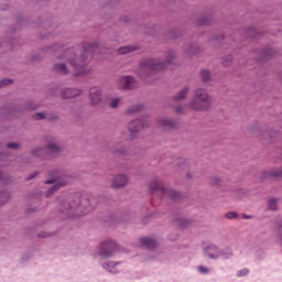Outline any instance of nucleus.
Listing matches in <instances>:
<instances>
[{
	"label": "nucleus",
	"instance_id": "24",
	"mask_svg": "<svg viewBox=\"0 0 282 282\" xmlns=\"http://www.w3.org/2000/svg\"><path fill=\"white\" fill-rule=\"evenodd\" d=\"M51 176H53V178L48 180V181H44V184H54L56 183V181H58L59 178H62V176H58V172H53L51 174Z\"/></svg>",
	"mask_w": 282,
	"mask_h": 282
},
{
	"label": "nucleus",
	"instance_id": "21",
	"mask_svg": "<svg viewBox=\"0 0 282 282\" xmlns=\"http://www.w3.org/2000/svg\"><path fill=\"white\" fill-rule=\"evenodd\" d=\"M188 93V87H184L183 89H181L175 96L174 99L175 100H183L184 98H186Z\"/></svg>",
	"mask_w": 282,
	"mask_h": 282
},
{
	"label": "nucleus",
	"instance_id": "11",
	"mask_svg": "<svg viewBox=\"0 0 282 282\" xmlns=\"http://www.w3.org/2000/svg\"><path fill=\"white\" fill-rule=\"evenodd\" d=\"M119 83L124 89H132L137 86V80L133 76L127 75L119 78Z\"/></svg>",
	"mask_w": 282,
	"mask_h": 282
},
{
	"label": "nucleus",
	"instance_id": "6",
	"mask_svg": "<svg viewBox=\"0 0 282 282\" xmlns=\"http://www.w3.org/2000/svg\"><path fill=\"white\" fill-rule=\"evenodd\" d=\"M149 191L152 194L153 193H161L163 196H167L171 199H177L180 197L178 192H174V189H165V187H163V185L161 183H159L156 181V178L151 181V183L149 184Z\"/></svg>",
	"mask_w": 282,
	"mask_h": 282
},
{
	"label": "nucleus",
	"instance_id": "9",
	"mask_svg": "<svg viewBox=\"0 0 282 282\" xmlns=\"http://www.w3.org/2000/svg\"><path fill=\"white\" fill-rule=\"evenodd\" d=\"M61 151V148L58 145H55L54 143H48L45 148H36L33 151V155L36 158H43V154L50 153V154H56Z\"/></svg>",
	"mask_w": 282,
	"mask_h": 282
},
{
	"label": "nucleus",
	"instance_id": "40",
	"mask_svg": "<svg viewBox=\"0 0 282 282\" xmlns=\"http://www.w3.org/2000/svg\"><path fill=\"white\" fill-rule=\"evenodd\" d=\"M189 53H192V54H194V53H195V51H194L193 46H191Z\"/></svg>",
	"mask_w": 282,
	"mask_h": 282
},
{
	"label": "nucleus",
	"instance_id": "20",
	"mask_svg": "<svg viewBox=\"0 0 282 282\" xmlns=\"http://www.w3.org/2000/svg\"><path fill=\"white\" fill-rule=\"evenodd\" d=\"M9 202H10V192H1L0 193V206H3Z\"/></svg>",
	"mask_w": 282,
	"mask_h": 282
},
{
	"label": "nucleus",
	"instance_id": "16",
	"mask_svg": "<svg viewBox=\"0 0 282 282\" xmlns=\"http://www.w3.org/2000/svg\"><path fill=\"white\" fill-rule=\"evenodd\" d=\"M55 73L62 74V75H67L69 74V68L67 67V64L65 63H57L53 67Z\"/></svg>",
	"mask_w": 282,
	"mask_h": 282
},
{
	"label": "nucleus",
	"instance_id": "39",
	"mask_svg": "<svg viewBox=\"0 0 282 282\" xmlns=\"http://www.w3.org/2000/svg\"><path fill=\"white\" fill-rule=\"evenodd\" d=\"M248 35H249V36H252V37L256 36V34L251 33L250 31L248 32Z\"/></svg>",
	"mask_w": 282,
	"mask_h": 282
},
{
	"label": "nucleus",
	"instance_id": "31",
	"mask_svg": "<svg viewBox=\"0 0 282 282\" xmlns=\"http://www.w3.org/2000/svg\"><path fill=\"white\" fill-rule=\"evenodd\" d=\"M226 218L230 219V220L236 219V218H238V214L234 213V212L227 213Z\"/></svg>",
	"mask_w": 282,
	"mask_h": 282
},
{
	"label": "nucleus",
	"instance_id": "22",
	"mask_svg": "<svg viewBox=\"0 0 282 282\" xmlns=\"http://www.w3.org/2000/svg\"><path fill=\"white\" fill-rule=\"evenodd\" d=\"M121 101H122L121 97H113L110 99L109 107L111 109H117L120 106Z\"/></svg>",
	"mask_w": 282,
	"mask_h": 282
},
{
	"label": "nucleus",
	"instance_id": "13",
	"mask_svg": "<svg viewBox=\"0 0 282 282\" xmlns=\"http://www.w3.org/2000/svg\"><path fill=\"white\" fill-rule=\"evenodd\" d=\"M128 184V178L124 176V174H118V176H115L111 186L113 188H121Z\"/></svg>",
	"mask_w": 282,
	"mask_h": 282
},
{
	"label": "nucleus",
	"instance_id": "43",
	"mask_svg": "<svg viewBox=\"0 0 282 282\" xmlns=\"http://www.w3.org/2000/svg\"><path fill=\"white\" fill-rule=\"evenodd\" d=\"M281 242H282V237H281Z\"/></svg>",
	"mask_w": 282,
	"mask_h": 282
},
{
	"label": "nucleus",
	"instance_id": "35",
	"mask_svg": "<svg viewBox=\"0 0 282 282\" xmlns=\"http://www.w3.org/2000/svg\"><path fill=\"white\" fill-rule=\"evenodd\" d=\"M199 25H209V19L206 18V19H204V20H200V21H199Z\"/></svg>",
	"mask_w": 282,
	"mask_h": 282
},
{
	"label": "nucleus",
	"instance_id": "37",
	"mask_svg": "<svg viewBox=\"0 0 282 282\" xmlns=\"http://www.w3.org/2000/svg\"><path fill=\"white\" fill-rule=\"evenodd\" d=\"M120 155H124V150H117Z\"/></svg>",
	"mask_w": 282,
	"mask_h": 282
},
{
	"label": "nucleus",
	"instance_id": "33",
	"mask_svg": "<svg viewBox=\"0 0 282 282\" xmlns=\"http://www.w3.org/2000/svg\"><path fill=\"white\" fill-rule=\"evenodd\" d=\"M7 147L12 150H19V143H8Z\"/></svg>",
	"mask_w": 282,
	"mask_h": 282
},
{
	"label": "nucleus",
	"instance_id": "18",
	"mask_svg": "<svg viewBox=\"0 0 282 282\" xmlns=\"http://www.w3.org/2000/svg\"><path fill=\"white\" fill-rule=\"evenodd\" d=\"M135 50L137 47H134L133 45L121 46L118 48V54L126 55V54H129L130 52H134Z\"/></svg>",
	"mask_w": 282,
	"mask_h": 282
},
{
	"label": "nucleus",
	"instance_id": "42",
	"mask_svg": "<svg viewBox=\"0 0 282 282\" xmlns=\"http://www.w3.org/2000/svg\"><path fill=\"white\" fill-rule=\"evenodd\" d=\"M40 237H42V238H43V237H47V236H45V235H43V234H40Z\"/></svg>",
	"mask_w": 282,
	"mask_h": 282
},
{
	"label": "nucleus",
	"instance_id": "30",
	"mask_svg": "<svg viewBox=\"0 0 282 282\" xmlns=\"http://www.w3.org/2000/svg\"><path fill=\"white\" fill-rule=\"evenodd\" d=\"M249 274V270L248 269H242L240 271L237 272V278H243L247 276Z\"/></svg>",
	"mask_w": 282,
	"mask_h": 282
},
{
	"label": "nucleus",
	"instance_id": "23",
	"mask_svg": "<svg viewBox=\"0 0 282 282\" xmlns=\"http://www.w3.org/2000/svg\"><path fill=\"white\" fill-rule=\"evenodd\" d=\"M142 105L141 104H135L133 106H131L130 108H128V113H138L142 110Z\"/></svg>",
	"mask_w": 282,
	"mask_h": 282
},
{
	"label": "nucleus",
	"instance_id": "19",
	"mask_svg": "<svg viewBox=\"0 0 282 282\" xmlns=\"http://www.w3.org/2000/svg\"><path fill=\"white\" fill-rule=\"evenodd\" d=\"M160 126L164 129H173L175 127V121H170V119H161Z\"/></svg>",
	"mask_w": 282,
	"mask_h": 282
},
{
	"label": "nucleus",
	"instance_id": "17",
	"mask_svg": "<svg viewBox=\"0 0 282 282\" xmlns=\"http://www.w3.org/2000/svg\"><path fill=\"white\" fill-rule=\"evenodd\" d=\"M140 242L148 249H154L156 247L155 240L151 238H142Z\"/></svg>",
	"mask_w": 282,
	"mask_h": 282
},
{
	"label": "nucleus",
	"instance_id": "34",
	"mask_svg": "<svg viewBox=\"0 0 282 282\" xmlns=\"http://www.w3.org/2000/svg\"><path fill=\"white\" fill-rule=\"evenodd\" d=\"M220 183H221V178H218V176H214L213 184L214 185H219Z\"/></svg>",
	"mask_w": 282,
	"mask_h": 282
},
{
	"label": "nucleus",
	"instance_id": "28",
	"mask_svg": "<svg viewBox=\"0 0 282 282\" xmlns=\"http://www.w3.org/2000/svg\"><path fill=\"white\" fill-rule=\"evenodd\" d=\"M11 84H12V79L11 78L0 79V88L7 87V86H9Z\"/></svg>",
	"mask_w": 282,
	"mask_h": 282
},
{
	"label": "nucleus",
	"instance_id": "4",
	"mask_svg": "<svg viewBox=\"0 0 282 282\" xmlns=\"http://www.w3.org/2000/svg\"><path fill=\"white\" fill-rule=\"evenodd\" d=\"M203 256L209 260L217 261L219 259L229 260L234 257V252L230 248L220 249L214 243H203Z\"/></svg>",
	"mask_w": 282,
	"mask_h": 282
},
{
	"label": "nucleus",
	"instance_id": "32",
	"mask_svg": "<svg viewBox=\"0 0 282 282\" xmlns=\"http://www.w3.org/2000/svg\"><path fill=\"white\" fill-rule=\"evenodd\" d=\"M34 119H35V120H43V119H45V113H43V112H36V113L34 115Z\"/></svg>",
	"mask_w": 282,
	"mask_h": 282
},
{
	"label": "nucleus",
	"instance_id": "14",
	"mask_svg": "<svg viewBox=\"0 0 282 282\" xmlns=\"http://www.w3.org/2000/svg\"><path fill=\"white\" fill-rule=\"evenodd\" d=\"M80 94H82V90L78 88H66V89L62 90V97L65 99L78 97V96H80Z\"/></svg>",
	"mask_w": 282,
	"mask_h": 282
},
{
	"label": "nucleus",
	"instance_id": "7",
	"mask_svg": "<svg viewBox=\"0 0 282 282\" xmlns=\"http://www.w3.org/2000/svg\"><path fill=\"white\" fill-rule=\"evenodd\" d=\"M117 250V243L112 240H107L101 242L98 247V256L102 259H109L116 253Z\"/></svg>",
	"mask_w": 282,
	"mask_h": 282
},
{
	"label": "nucleus",
	"instance_id": "38",
	"mask_svg": "<svg viewBox=\"0 0 282 282\" xmlns=\"http://www.w3.org/2000/svg\"><path fill=\"white\" fill-rule=\"evenodd\" d=\"M175 111H176V113H182V108L178 107V108H176Z\"/></svg>",
	"mask_w": 282,
	"mask_h": 282
},
{
	"label": "nucleus",
	"instance_id": "8",
	"mask_svg": "<svg viewBox=\"0 0 282 282\" xmlns=\"http://www.w3.org/2000/svg\"><path fill=\"white\" fill-rule=\"evenodd\" d=\"M145 127H148L147 121H143L142 119H134L133 121H130V123H128L130 140H134L137 138L135 134L143 130Z\"/></svg>",
	"mask_w": 282,
	"mask_h": 282
},
{
	"label": "nucleus",
	"instance_id": "29",
	"mask_svg": "<svg viewBox=\"0 0 282 282\" xmlns=\"http://www.w3.org/2000/svg\"><path fill=\"white\" fill-rule=\"evenodd\" d=\"M197 270H198V272H199L200 274H208V273L210 272V270H209L207 267H204V265H199V267L197 268Z\"/></svg>",
	"mask_w": 282,
	"mask_h": 282
},
{
	"label": "nucleus",
	"instance_id": "36",
	"mask_svg": "<svg viewBox=\"0 0 282 282\" xmlns=\"http://www.w3.org/2000/svg\"><path fill=\"white\" fill-rule=\"evenodd\" d=\"M36 174H37L36 172H33V174H31V176H28V178H26V180H28V181H30V180H32V178L36 177Z\"/></svg>",
	"mask_w": 282,
	"mask_h": 282
},
{
	"label": "nucleus",
	"instance_id": "2",
	"mask_svg": "<svg viewBox=\"0 0 282 282\" xmlns=\"http://www.w3.org/2000/svg\"><path fill=\"white\" fill-rule=\"evenodd\" d=\"M95 206V198H86V196H82V198H77L72 203L69 200H63L58 207V212L64 218L80 217L93 210Z\"/></svg>",
	"mask_w": 282,
	"mask_h": 282
},
{
	"label": "nucleus",
	"instance_id": "25",
	"mask_svg": "<svg viewBox=\"0 0 282 282\" xmlns=\"http://www.w3.org/2000/svg\"><path fill=\"white\" fill-rule=\"evenodd\" d=\"M269 209L270 210H276L278 209V202H276V198H270L269 202Z\"/></svg>",
	"mask_w": 282,
	"mask_h": 282
},
{
	"label": "nucleus",
	"instance_id": "27",
	"mask_svg": "<svg viewBox=\"0 0 282 282\" xmlns=\"http://www.w3.org/2000/svg\"><path fill=\"white\" fill-rule=\"evenodd\" d=\"M270 177H281L282 176V170H271L268 174Z\"/></svg>",
	"mask_w": 282,
	"mask_h": 282
},
{
	"label": "nucleus",
	"instance_id": "3",
	"mask_svg": "<svg viewBox=\"0 0 282 282\" xmlns=\"http://www.w3.org/2000/svg\"><path fill=\"white\" fill-rule=\"evenodd\" d=\"M174 57L175 54L173 52H170L166 57V62H160L158 58L145 59L140 63L137 74L141 79H144L153 72L165 69L169 64H172Z\"/></svg>",
	"mask_w": 282,
	"mask_h": 282
},
{
	"label": "nucleus",
	"instance_id": "15",
	"mask_svg": "<svg viewBox=\"0 0 282 282\" xmlns=\"http://www.w3.org/2000/svg\"><path fill=\"white\" fill-rule=\"evenodd\" d=\"M66 184H67V181H57V183L54 185V187H51L46 192V197L47 198L52 197V195H54V193H56V191L61 189V187H64Z\"/></svg>",
	"mask_w": 282,
	"mask_h": 282
},
{
	"label": "nucleus",
	"instance_id": "5",
	"mask_svg": "<svg viewBox=\"0 0 282 282\" xmlns=\"http://www.w3.org/2000/svg\"><path fill=\"white\" fill-rule=\"evenodd\" d=\"M210 107V98L204 88H197L195 90V96L189 104V109L193 111H205Z\"/></svg>",
	"mask_w": 282,
	"mask_h": 282
},
{
	"label": "nucleus",
	"instance_id": "41",
	"mask_svg": "<svg viewBox=\"0 0 282 282\" xmlns=\"http://www.w3.org/2000/svg\"><path fill=\"white\" fill-rule=\"evenodd\" d=\"M252 217L251 216H245V219H251Z\"/></svg>",
	"mask_w": 282,
	"mask_h": 282
},
{
	"label": "nucleus",
	"instance_id": "10",
	"mask_svg": "<svg viewBox=\"0 0 282 282\" xmlns=\"http://www.w3.org/2000/svg\"><path fill=\"white\" fill-rule=\"evenodd\" d=\"M102 90L100 87H91L89 90L90 104L93 107H97L101 102Z\"/></svg>",
	"mask_w": 282,
	"mask_h": 282
},
{
	"label": "nucleus",
	"instance_id": "26",
	"mask_svg": "<svg viewBox=\"0 0 282 282\" xmlns=\"http://www.w3.org/2000/svg\"><path fill=\"white\" fill-rule=\"evenodd\" d=\"M200 77L204 83H207L210 78V74L207 69L200 70Z\"/></svg>",
	"mask_w": 282,
	"mask_h": 282
},
{
	"label": "nucleus",
	"instance_id": "12",
	"mask_svg": "<svg viewBox=\"0 0 282 282\" xmlns=\"http://www.w3.org/2000/svg\"><path fill=\"white\" fill-rule=\"evenodd\" d=\"M120 264L121 262L109 261L104 263L102 268L111 274H118L122 270L121 268H119Z\"/></svg>",
	"mask_w": 282,
	"mask_h": 282
},
{
	"label": "nucleus",
	"instance_id": "1",
	"mask_svg": "<svg viewBox=\"0 0 282 282\" xmlns=\"http://www.w3.org/2000/svg\"><path fill=\"white\" fill-rule=\"evenodd\" d=\"M97 50L98 43L85 42L82 45L66 50L61 59L66 61L74 68L75 76L86 75L91 70L87 64Z\"/></svg>",
	"mask_w": 282,
	"mask_h": 282
}]
</instances>
